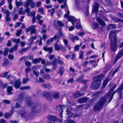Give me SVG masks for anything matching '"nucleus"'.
<instances>
[{"instance_id":"f257e3e1","label":"nucleus","mask_w":123,"mask_h":123,"mask_svg":"<svg viewBox=\"0 0 123 123\" xmlns=\"http://www.w3.org/2000/svg\"><path fill=\"white\" fill-rule=\"evenodd\" d=\"M117 86L116 84H114L112 88H111L109 91L107 93L105 97L101 98L97 104L95 106L94 109L95 110L97 111L100 110L102 107L103 105L106 101V99L110 97L108 102H110L112 99L114 95L116 92V91L112 92L114 90Z\"/></svg>"},{"instance_id":"f03ea898","label":"nucleus","mask_w":123,"mask_h":123,"mask_svg":"<svg viewBox=\"0 0 123 123\" xmlns=\"http://www.w3.org/2000/svg\"><path fill=\"white\" fill-rule=\"evenodd\" d=\"M104 77V75L101 74L94 77L93 79V82L91 85V87L95 90L98 88L101 84V81Z\"/></svg>"},{"instance_id":"7ed1b4c3","label":"nucleus","mask_w":123,"mask_h":123,"mask_svg":"<svg viewBox=\"0 0 123 123\" xmlns=\"http://www.w3.org/2000/svg\"><path fill=\"white\" fill-rule=\"evenodd\" d=\"M116 31L113 30L110 32L109 38L111 39V50L115 51L117 50V47L116 46L117 38L116 37Z\"/></svg>"},{"instance_id":"20e7f679","label":"nucleus","mask_w":123,"mask_h":123,"mask_svg":"<svg viewBox=\"0 0 123 123\" xmlns=\"http://www.w3.org/2000/svg\"><path fill=\"white\" fill-rule=\"evenodd\" d=\"M61 37H64V35L62 32L60 30L59 32L57 33L54 37H53L51 38L50 39H48L47 42V45H50L54 40L56 41V40H58Z\"/></svg>"},{"instance_id":"39448f33","label":"nucleus","mask_w":123,"mask_h":123,"mask_svg":"<svg viewBox=\"0 0 123 123\" xmlns=\"http://www.w3.org/2000/svg\"><path fill=\"white\" fill-rule=\"evenodd\" d=\"M118 70V69L116 68L114 71L111 72L108 76L107 78L104 81L102 85L103 87H105L108 81L111 80V79L110 78H112L115 74L117 71Z\"/></svg>"},{"instance_id":"423d86ee","label":"nucleus","mask_w":123,"mask_h":123,"mask_svg":"<svg viewBox=\"0 0 123 123\" xmlns=\"http://www.w3.org/2000/svg\"><path fill=\"white\" fill-rule=\"evenodd\" d=\"M43 107V106L40 104L36 105L34 107L32 108V111L33 113L38 112L42 111L44 110Z\"/></svg>"},{"instance_id":"0eeeda50","label":"nucleus","mask_w":123,"mask_h":123,"mask_svg":"<svg viewBox=\"0 0 123 123\" xmlns=\"http://www.w3.org/2000/svg\"><path fill=\"white\" fill-rule=\"evenodd\" d=\"M70 13V12L68 10L67 13L64 15V17L65 18L68 17V21H70L71 22L73 25H74V22L76 21L75 22H76V19H75L73 17L71 16H69Z\"/></svg>"},{"instance_id":"6e6552de","label":"nucleus","mask_w":123,"mask_h":123,"mask_svg":"<svg viewBox=\"0 0 123 123\" xmlns=\"http://www.w3.org/2000/svg\"><path fill=\"white\" fill-rule=\"evenodd\" d=\"M36 26L35 25L31 26L28 28L25 29V30L27 33L29 31H31V34H34L36 32V30L35 29Z\"/></svg>"},{"instance_id":"1a4fd4ad","label":"nucleus","mask_w":123,"mask_h":123,"mask_svg":"<svg viewBox=\"0 0 123 123\" xmlns=\"http://www.w3.org/2000/svg\"><path fill=\"white\" fill-rule=\"evenodd\" d=\"M65 106L64 105H59L57 106L56 108V110L60 112V115H61V116L62 118V114L63 111V110L65 108Z\"/></svg>"},{"instance_id":"9d476101","label":"nucleus","mask_w":123,"mask_h":123,"mask_svg":"<svg viewBox=\"0 0 123 123\" xmlns=\"http://www.w3.org/2000/svg\"><path fill=\"white\" fill-rule=\"evenodd\" d=\"M56 42L55 44V47L56 50L59 51L61 47H62V45L59 43V39L56 40Z\"/></svg>"},{"instance_id":"9b49d317","label":"nucleus","mask_w":123,"mask_h":123,"mask_svg":"<svg viewBox=\"0 0 123 123\" xmlns=\"http://www.w3.org/2000/svg\"><path fill=\"white\" fill-rule=\"evenodd\" d=\"M21 85V79H18L17 80H16L14 82V86L16 89L19 88Z\"/></svg>"},{"instance_id":"f8f14e48","label":"nucleus","mask_w":123,"mask_h":123,"mask_svg":"<svg viewBox=\"0 0 123 123\" xmlns=\"http://www.w3.org/2000/svg\"><path fill=\"white\" fill-rule=\"evenodd\" d=\"M51 95L52 93L50 92L45 91L43 92V96H45L48 99H50L51 98Z\"/></svg>"},{"instance_id":"ddd939ff","label":"nucleus","mask_w":123,"mask_h":123,"mask_svg":"<svg viewBox=\"0 0 123 123\" xmlns=\"http://www.w3.org/2000/svg\"><path fill=\"white\" fill-rule=\"evenodd\" d=\"M76 81L80 83H84L85 80H84V75H83L75 80Z\"/></svg>"},{"instance_id":"4468645a","label":"nucleus","mask_w":123,"mask_h":123,"mask_svg":"<svg viewBox=\"0 0 123 123\" xmlns=\"http://www.w3.org/2000/svg\"><path fill=\"white\" fill-rule=\"evenodd\" d=\"M21 116L22 117H24L26 119H29L30 117V116L27 114L26 112L25 111L23 112L21 114Z\"/></svg>"},{"instance_id":"2eb2a0df","label":"nucleus","mask_w":123,"mask_h":123,"mask_svg":"<svg viewBox=\"0 0 123 123\" xmlns=\"http://www.w3.org/2000/svg\"><path fill=\"white\" fill-rule=\"evenodd\" d=\"M43 49L45 51L48 52L49 53H52V52L53 48L51 47H43Z\"/></svg>"},{"instance_id":"dca6fc26","label":"nucleus","mask_w":123,"mask_h":123,"mask_svg":"<svg viewBox=\"0 0 123 123\" xmlns=\"http://www.w3.org/2000/svg\"><path fill=\"white\" fill-rule=\"evenodd\" d=\"M84 95L83 94L80 93L78 91H76L73 93V95L75 98H77Z\"/></svg>"},{"instance_id":"f3484780","label":"nucleus","mask_w":123,"mask_h":123,"mask_svg":"<svg viewBox=\"0 0 123 123\" xmlns=\"http://www.w3.org/2000/svg\"><path fill=\"white\" fill-rule=\"evenodd\" d=\"M51 63L53 66V69L54 70L55 69L56 67H57V61L56 59V58H54L53 61L51 62Z\"/></svg>"},{"instance_id":"a211bd4d","label":"nucleus","mask_w":123,"mask_h":123,"mask_svg":"<svg viewBox=\"0 0 123 123\" xmlns=\"http://www.w3.org/2000/svg\"><path fill=\"white\" fill-rule=\"evenodd\" d=\"M96 20L101 25L104 26H105V23L100 18L98 17L96 18Z\"/></svg>"},{"instance_id":"6ab92c4d","label":"nucleus","mask_w":123,"mask_h":123,"mask_svg":"<svg viewBox=\"0 0 123 123\" xmlns=\"http://www.w3.org/2000/svg\"><path fill=\"white\" fill-rule=\"evenodd\" d=\"M123 55V51H120L116 57L115 59L117 61Z\"/></svg>"},{"instance_id":"aec40b11","label":"nucleus","mask_w":123,"mask_h":123,"mask_svg":"<svg viewBox=\"0 0 123 123\" xmlns=\"http://www.w3.org/2000/svg\"><path fill=\"white\" fill-rule=\"evenodd\" d=\"M13 90L12 87L11 86H8L7 88V95H11L12 94V91Z\"/></svg>"},{"instance_id":"412c9836","label":"nucleus","mask_w":123,"mask_h":123,"mask_svg":"<svg viewBox=\"0 0 123 123\" xmlns=\"http://www.w3.org/2000/svg\"><path fill=\"white\" fill-rule=\"evenodd\" d=\"M18 47V45L16 44L14 46V47H12L9 50V52L10 53H13V51H16L17 50V48Z\"/></svg>"},{"instance_id":"4be33fe9","label":"nucleus","mask_w":123,"mask_h":123,"mask_svg":"<svg viewBox=\"0 0 123 123\" xmlns=\"http://www.w3.org/2000/svg\"><path fill=\"white\" fill-rule=\"evenodd\" d=\"M26 103L27 105L30 106L32 105V102H31V99L30 98H27L26 99Z\"/></svg>"},{"instance_id":"5701e85b","label":"nucleus","mask_w":123,"mask_h":123,"mask_svg":"<svg viewBox=\"0 0 123 123\" xmlns=\"http://www.w3.org/2000/svg\"><path fill=\"white\" fill-rule=\"evenodd\" d=\"M37 39V37L36 36H32L30 39L29 40V41L30 42L29 43V45H31L33 43V40H35Z\"/></svg>"},{"instance_id":"b1692460","label":"nucleus","mask_w":123,"mask_h":123,"mask_svg":"<svg viewBox=\"0 0 123 123\" xmlns=\"http://www.w3.org/2000/svg\"><path fill=\"white\" fill-rule=\"evenodd\" d=\"M47 118L49 120L52 121H53V122L57 119L56 117L52 115L48 116V117Z\"/></svg>"},{"instance_id":"393cba45","label":"nucleus","mask_w":123,"mask_h":123,"mask_svg":"<svg viewBox=\"0 0 123 123\" xmlns=\"http://www.w3.org/2000/svg\"><path fill=\"white\" fill-rule=\"evenodd\" d=\"M63 41L65 44V46L68 48V49L70 50L71 47L68 44V40L66 39H63Z\"/></svg>"},{"instance_id":"a878e982","label":"nucleus","mask_w":123,"mask_h":123,"mask_svg":"<svg viewBox=\"0 0 123 123\" xmlns=\"http://www.w3.org/2000/svg\"><path fill=\"white\" fill-rule=\"evenodd\" d=\"M41 58H39L38 59L36 58L35 59H33L32 60V63H34L36 64L40 62L41 59Z\"/></svg>"},{"instance_id":"bb28decb","label":"nucleus","mask_w":123,"mask_h":123,"mask_svg":"<svg viewBox=\"0 0 123 123\" xmlns=\"http://www.w3.org/2000/svg\"><path fill=\"white\" fill-rule=\"evenodd\" d=\"M11 40L12 42L15 43L16 44H18L19 43L20 40L19 38L16 39L14 38H12L11 39Z\"/></svg>"},{"instance_id":"cd10ccee","label":"nucleus","mask_w":123,"mask_h":123,"mask_svg":"<svg viewBox=\"0 0 123 123\" xmlns=\"http://www.w3.org/2000/svg\"><path fill=\"white\" fill-rule=\"evenodd\" d=\"M98 4H97L96 5L93 7V11L96 12H98Z\"/></svg>"},{"instance_id":"c85d7f7f","label":"nucleus","mask_w":123,"mask_h":123,"mask_svg":"<svg viewBox=\"0 0 123 123\" xmlns=\"http://www.w3.org/2000/svg\"><path fill=\"white\" fill-rule=\"evenodd\" d=\"M42 76L44 79L46 80H49L50 79V75L48 74H45L42 75Z\"/></svg>"},{"instance_id":"c756f323","label":"nucleus","mask_w":123,"mask_h":123,"mask_svg":"<svg viewBox=\"0 0 123 123\" xmlns=\"http://www.w3.org/2000/svg\"><path fill=\"white\" fill-rule=\"evenodd\" d=\"M57 62L61 66H63L64 65V63L61 60V59L59 56L58 58Z\"/></svg>"},{"instance_id":"7c9ffc66","label":"nucleus","mask_w":123,"mask_h":123,"mask_svg":"<svg viewBox=\"0 0 123 123\" xmlns=\"http://www.w3.org/2000/svg\"><path fill=\"white\" fill-rule=\"evenodd\" d=\"M64 123H76L74 120L71 119H68L65 121Z\"/></svg>"},{"instance_id":"2f4dec72","label":"nucleus","mask_w":123,"mask_h":123,"mask_svg":"<svg viewBox=\"0 0 123 123\" xmlns=\"http://www.w3.org/2000/svg\"><path fill=\"white\" fill-rule=\"evenodd\" d=\"M15 4L17 7V8H18L19 6L23 5V3L21 1L18 2L16 1H15Z\"/></svg>"},{"instance_id":"473e14b6","label":"nucleus","mask_w":123,"mask_h":123,"mask_svg":"<svg viewBox=\"0 0 123 123\" xmlns=\"http://www.w3.org/2000/svg\"><path fill=\"white\" fill-rule=\"evenodd\" d=\"M42 86L43 88H47L49 89L51 88V86L49 84H43L42 85Z\"/></svg>"},{"instance_id":"72a5a7b5","label":"nucleus","mask_w":123,"mask_h":123,"mask_svg":"<svg viewBox=\"0 0 123 123\" xmlns=\"http://www.w3.org/2000/svg\"><path fill=\"white\" fill-rule=\"evenodd\" d=\"M24 100L23 97L22 95H19L17 98V100L20 102H21Z\"/></svg>"},{"instance_id":"f704fd0d","label":"nucleus","mask_w":123,"mask_h":123,"mask_svg":"<svg viewBox=\"0 0 123 123\" xmlns=\"http://www.w3.org/2000/svg\"><path fill=\"white\" fill-rule=\"evenodd\" d=\"M30 2L29 0H26L24 2V6L25 7H28Z\"/></svg>"},{"instance_id":"c9c22d12","label":"nucleus","mask_w":123,"mask_h":123,"mask_svg":"<svg viewBox=\"0 0 123 123\" xmlns=\"http://www.w3.org/2000/svg\"><path fill=\"white\" fill-rule=\"evenodd\" d=\"M18 13L20 14L24 15L25 14V12H24L23 10L22 7L18 11Z\"/></svg>"},{"instance_id":"e433bc0d","label":"nucleus","mask_w":123,"mask_h":123,"mask_svg":"<svg viewBox=\"0 0 123 123\" xmlns=\"http://www.w3.org/2000/svg\"><path fill=\"white\" fill-rule=\"evenodd\" d=\"M116 27V25L111 24L109 25L107 29H112L115 28Z\"/></svg>"},{"instance_id":"4c0bfd02","label":"nucleus","mask_w":123,"mask_h":123,"mask_svg":"<svg viewBox=\"0 0 123 123\" xmlns=\"http://www.w3.org/2000/svg\"><path fill=\"white\" fill-rule=\"evenodd\" d=\"M29 78L28 77L24 78L23 79L22 83L23 84H25L29 81Z\"/></svg>"},{"instance_id":"58836bf2","label":"nucleus","mask_w":123,"mask_h":123,"mask_svg":"<svg viewBox=\"0 0 123 123\" xmlns=\"http://www.w3.org/2000/svg\"><path fill=\"white\" fill-rule=\"evenodd\" d=\"M57 14L59 17H60L63 15L62 12L60 10H59L57 12Z\"/></svg>"},{"instance_id":"ea45409f","label":"nucleus","mask_w":123,"mask_h":123,"mask_svg":"<svg viewBox=\"0 0 123 123\" xmlns=\"http://www.w3.org/2000/svg\"><path fill=\"white\" fill-rule=\"evenodd\" d=\"M26 8L25 10V12L27 13V15L28 16H30L29 12L30 11V9L28 7H26Z\"/></svg>"},{"instance_id":"a19ab883","label":"nucleus","mask_w":123,"mask_h":123,"mask_svg":"<svg viewBox=\"0 0 123 123\" xmlns=\"http://www.w3.org/2000/svg\"><path fill=\"white\" fill-rule=\"evenodd\" d=\"M12 114V113L11 114H10L9 113H6L5 114V117L6 118H8L10 117Z\"/></svg>"},{"instance_id":"79ce46f5","label":"nucleus","mask_w":123,"mask_h":123,"mask_svg":"<svg viewBox=\"0 0 123 123\" xmlns=\"http://www.w3.org/2000/svg\"><path fill=\"white\" fill-rule=\"evenodd\" d=\"M66 114L67 116V117L68 118L71 117L73 115L71 111L67 112Z\"/></svg>"},{"instance_id":"37998d69","label":"nucleus","mask_w":123,"mask_h":123,"mask_svg":"<svg viewBox=\"0 0 123 123\" xmlns=\"http://www.w3.org/2000/svg\"><path fill=\"white\" fill-rule=\"evenodd\" d=\"M78 102L80 103H83L85 102V98L83 97L78 99Z\"/></svg>"},{"instance_id":"c03bdc74","label":"nucleus","mask_w":123,"mask_h":123,"mask_svg":"<svg viewBox=\"0 0 123 123\" xmlns=\"http://www.w3.org/2000/svg\"><path fill=\"white\" fill-rule=\"evenodd\" d=\"M30 87L29 86H25L21 87L20 88L21 90H23L25 89H30Z\"/></svg>"},{"instance_id":"a18cd8bd","label":"nucleus","mask_w":123,"mask_h":123,"mask_svg":"<svg viewBox=\"0 0 123 123\" xmlns=\"http://www.w3.org/2000/svg\"><path fill=\"white\" fill-rule=\"evenodd\" d=\"M9 50V48H8L6 47L5 49L4 50L3 55L4 56L8 54Z\"/></svg>"},{"instance_id":"49530a36","label":"nucleus","mask_w":123,"mask_h":123,"mask_svg":"<svg viewBox=\"0 0 123 123\" xmlns=\"http://www.w3.org/2000/svg\"><path fill=\"white\" fill-rule=\"evenodd\" d=\"M80 54L79 57L80 59H82L84 57V52L82 51H80Z\"/></svg>"},{"instance_id":"de8ad7c7","label":"nucleus","mask_w":123,"mask_h":123,"mask_svg":"<svg viewBox=\"0 0 123 123\" xmlns=\"http://www.w3.org/2000/svg\"><path fill=\"white\" fill-rule=\"evenodd\" d=\"M63 68V67H62L61 68L59 69V71L58 73L60 74L61 76H62L63 74V71L62 69Z\"/></svg>"},{"instance_id":"09e8293b","label":"nucleus","mask_w":123,"mask_h":123,"mask_svg":"<svg viewBox=\"0 0 123 123\" xmlns=\"http://www.w3.org/2000/svg\"><path fill=\"white\" fill-rule=\"evenodd\" d=\"M53 96L55 99H57L59 97V94L58 93L56 92L53 94Z\"/></svg>"},{"instance_id":"8fccbe9b","label":"nucleus","mask_w":123,"mask_h":123,"mask_svg":"<svg viewBox=\"0 0 123 123\" xmlns=\"http://www.w3.org/2000/svg\"><path fill=\"white\" fill-rule=\"evenodd\" d=\"M98 23H95L93 24L92 27L94 29H95L98 28Z\"/></svg>"},{"instance_id":"3c124183","label":"nucleus","mask_w":123,"mask_h":123,"mask_svg":"<svg viewBox=\"0 0 123 123\" xmlns=\"http://www.w3.org/2000/svg\"><path fill=\"white\" fill-rule=\"evenodd\" d=\"M9 63L8 60L7 59H5L3 64V65L4 66H6Z\"/></svg>"},{"instance_id":"603ef678","label":"nucleus","mask_w":123,"mask_h":123,"mask_svg":"<svg viewBox=\"0 0 123 123\" xmlns=\"http://www.w3.org/2000/svg\"><path fill=\"white\" fill-rule=\"evenodd\" d=\"M91 63H92L93 65V67H96L97 65V63H96L95 61H91L90 62Z\"/></svg>"},{"instance_id":"864d4df0","label":"nucleus","mask_w":123,"mask_h":123,"mask_svg":"<svg viewBox=\"0 0 123 123\" xmlns=\"http://www.w3.org/2000/svg\"><path fill=\"white\" fill-rule=\"evenodd\" d=\"M62 119H57L53 122V123H62Z\"/></svg>"},{"instance_id":"5fc2aeb1","label":"nucleus","mask_w":123,"mask_h":123,"mask_svg":"<svg viewBox=\"0 0 123 123\" xmlns=\"http://www.w3.org/2000/svg\"><path fill=\"white\" fill-rule=\"evenodd\" d=\"M65 106V108L67 107V110L66 111L67 112H69L71 110V107L70 106L68 105H66V106Z\"/></svg>"},{"instance_id":"6e6d98bb","label":"nucleus","mask_w":123,"mask_h":123,"mask_svg":"<svg viewBox=\"0 0 123 123\" xmlns=\"http://www.w3.org/2000/svg\"><path fill=\"white\" fill-rule=\"evenodd\" d=\"M33 74L35 75L37 77L39 76V72H38L35 71L34 70H33Z\"/></svg>"},{"instance_id":"4d7b16f0","label":"nucleus","mask_w":123,"mask_h":123,"mask_svg":"<svg viewBox=\"0 0 123 123\" xmlns=\"http://www.w3.org/2000/svg\"><path fill=\"white\" fill-rule=\"evenodd\" d=\"M22 31V30L21 29H20L19 30H17V32L16 33V35L17 36H19L20 35L21 32Z\"/></svg>"},{"instance_id":"13d9d810","label":"nucleus","mask_w":123,"mask_h":123,"mask_svg":"<svg viewBox=\"0 0 123 123\" xmlns=\"http://www.w3.org/2000/svg\"><path fill=\"white\" fill-rule=\"evenodd\" d=\"M57 23L58 25L60 26H63L64 25V24L61 21H58Z\"/></svg>"},{"instance_id":"bf43d9fd","label":"nucleus","mask_w":123,"mask_h":123,"mask_svg":"<svg viewBox=\"0 0 123 123\" xmlns=\"http://www.w3.org/2000/svg\"><path fill=\"white\" fill-rule=\"evenodd\" d=\"M110 69V66L109 64H106V66L105 68V71L107 72Z\"/></svg>"},{"instance_id":"052dcab7","label":"nucleus","mask_w":123,"mask_h":123,"mask_svg":"<svg viewBox=\"0 0 123 123\" xmlns=\"http://www.w3.org/2000/svg\"><path fill=\"white\" fill-rule=\"evenodd\" d=\"M84 105H77L76 106V108L78 109H81L82 108H84Z\"/></svg>"},{"instance_id":"680f3d73","label":"nucleus","mask_w":123,"mask_h":123,"mask_svg":"<svg viewBox=\"0 0 123 123\" xmlns=\"http://www.w3.org/2000/svg\"><path fill=\"white\" fill-rule=\"evenodd\" d=\"M8 57L10 59L12 60L13 59L14 56L12 54H9L8 55Z\"/></svg>"},{"instance_id":"e2e57ef3","label":"nucleus","mask_w":123,"mask_h":123,"mask_svg":"<svg viewBox=\"0 0 123 123\" xmlns=\"http://www.w3.org/2000/svg\"><path fill=\"white\" fill-rule=\"evenodd\" d=\"M74 36L71 34H69V39L72 41H74Z\"/></svg>"},{"instance_id":"0e129e2a","label":"nucleus","mask_w":123,"mask_h":123,"mask_svg":"<svg viewBox=\"0 0 123 123\" xmlns=\"http://www.w3.org/2000/svg\"><path fill=\"white\" fill-rule=\"evenodd\" d=\"M66 7H68V6L66 4V1L64 2V4L61 5V8H64Z\"/></svg>"},{"instance_id":"69168bd1","label":"nucleus","mask_w":123,"mask_h":123,"mask_svg":"<svg viewBox=\"0 0 123 123\" xmlns=\"http://www.w3.org/2000/svg\"><path fill=\"white\" fill-rule=\"evenodd\" d=\"M41 4V2L40 1H37L36 2V7H38L40 6Z\"/></svg>"},{"instance_id":"338daca9","label":"nucleus","mask_w":123,"mask_h":123,"mask_svg":"<svg viewBox=\"0 0 123 123\" xmlns=\"http://www.w3.org/2000/svg\"><path fill=\"white\" fill-rule=\"evenodd\" d=\"M30 14V16L31 17H35V11H33L29 13Z\"/></svg>"},{"instance_id":"774afa93","label":"nucleus","mask_w":123,"mask_h":123,"mask_svg":"<svg viewBox=\"0 0 123 123\" xmlns=\"http://www.w3.org/2000/svg\"><path fill=\"white\" fill-rule=\"evenodd\" d=\"M79 46L78 45H75L74 47V50L75 51H77L79 49Z\"/></svg>"}]
</instances>
